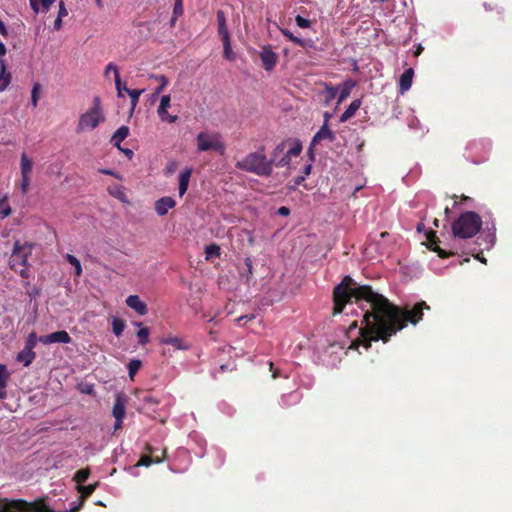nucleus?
Returning a JSON list of instances; mask_svg holds the SVG:
<instances>
[{
	"instance_id": "1",
	"label": "nucleus",
	"mask_w": 512,
	"mask_h": 512,
	"mask_svg": "<svg viewBox=\"0 0 512 512\" xmlns=\"http://www.w3.org/2000/svg\"><path fill=\"white\" fill-rule=\"evenodd\" d=\"M352 299L363 313L365 327L360 329L361 338L352 342L351 348L363 346L368 349L371 341L382 340L386 343L391 336L406 326L422 319L423 309H429L424 302L415 304L411 309L404 310L392 304L386 297L372 290L370 286L358 285L350 276L344 277L333 292L334 313H341Z\"/></svg>"
},
{
	"instance_id": "2",
	"label": "nucleus",
	"mask_w": 512,
	"mask_h": 512,
	"mask_svg": "<svg viewBox=\"0 0 512 512\" xmlns=\"http://www.w3.org/2000/svg\"><path fill=\"white\" fill-rule=\"evenodd\" d=\"M235 167L260 177H268L272 174L273 171L271 161H268L263 147L255 152L247 154L241 160H238L235 164Z\"/></svg>"
},
{
	"instance_id": "3",
	"label": "nucleus",
	"mask_w": 512,
	"mask_h": 512,
	"mask_svg": "<svg viewBox=\"0 0 512 512\" xmlns=\"http://www.w3.org/2000/svg\"><path fill=\"white\" fill-rule=\"evenodd\" d=\"M481 226V217L475 212L468 211L454 221L452 231L455 237L471 238L479 232Z\"/></svg>"
},
{
	"instance_id": "4",
	"label": "nucleus",
	"mask_w": 512,
	"mask_h": 512,
	"mask_svg": "<svg viewBox=\"0 0 512 512\" xmlns=\"http://www.w3.org/2000/svg\"><path fill=\"white\" fill-rule=\"evenodd\" d=\"M32 248V244H20L19 241H16L14 243V248L10 256L9 263L11 269L19 273L23 278L29 277L27 258L31 254Z\"/></svg>"
},
{
	"instance_id": "5",
	"label": "nucleus",
	"mask_w": 512,
	"mask_h": 512,
	"mask_svg": "<svg viewBox=\"0 0 512 512\" xmlns=\"http://www.w3.org/2000/svg\"><path fill=\"white\" fill-rule=\"evenodd\" d=\"M196 147L198 152L216 151L222 153L225 145L220 133L212 130H203L196 136Z\"/></svg>"
},
{
	"instance_id": "6",
	"label": "nucleus",
	"mask_w": 512,
	"mask_h": 512,
	"mask_svg": "<svg viewBox=\"0 0 512 512\" xmlns=\"http://www.w3.org/2000/svg\"><path fill=\"white\" fill-rule=\"evenodd\" d=\"M105 119L101 106L100 100L96 98L92 108L83 113L77 124V132L81 133L95 129Z\"/></svg>"
},
{
	"instance_id": "7",
	"label": "nucleus",
	"mask_w": 512,
	"mask_h": 512,
	"mask_svg": "<svg viewBox=\"0 0 512 512\" xmlns=\"http://www.w3.org/2000/svg\"><path fill=\"white\" fill-rule=\"evenodd\" d=\"M302 151V144L299 140L291 139L290 143L284 153L277 161L274 163L276 167H286L290 164L291 159L293 157H297L300 155Z\"/></svg>"
},
{
	"instance_id": "8",
	"label": "nucleus",
	"mask_w": 512,
	"mask_h": 512,
	"mask_svg": "<svg viewBox=\"0 0 512 512\" xmlns=\"http://www.w3.org/2000/svg\"><path fill=\"white\" fill-rule=\"evenodd\" d=\"M170 107H171V97H170V95H168V94L167 95H163L160 98V103H159V106L157 108V114H158V117L160 118V120L162 122L173 124V123H176L178 121V116L177 115L169 114L168 109Z\"/></svg>"
},
{
	"instance_id": "9",
	"label": "nucleus",
	"mask_w": 512,
	"mask_h": 512,
	"mask_svg": "<svg viewBox=\"0 0 512 512\" xmlns=\"http://www.w3.org/2000/svg\"><path fill=\"white\" fill-rule=\"evenodd\" d=\"M72 341V338L68 334V332L61 330L56 331L51 334L43 335L39 337V342H41L44 345H49L53 343H62V344H68Z\"/></svg>"
},
{
	"instance_id": "10",
	"label": "nucleus",
	"mask_w": 512,
	"mask_h": 512,
	"mask_svg": "<svg viewBox=\"0 0 512 512\" xmlns=\"http://www.w3.org/2000/svg\"><path fill=\"white\" fill-rule=\"evenodd\" d=\"M260 58L266 71H271L277 63V55L270 47H264L260 52Z\"/></svg>"
},
{
	"instance_id": "11",
	"label": "nucleus",
	"mask_w": 512,
	"mask_h": 512,
	"mask_svg": "<svg viewBox=\"0 0 512 512\" xmlns=\"http://www.w3.org/2000/svg\"><path fill=\"white\" fill-rule=\"evenodd\" d=\"M335 139L334 133L328 128L326 123L320 128V130L314 135L311 141V147L320 144L322 141L333 142Z\"/></svg>"
},
{
	"instance_id": "12",
	"label": "nucleus",
	"mask_w": 512,
	"mask_h": 512,
	"mask_svg": "<svg viewBox=\"0 0 512 512\" xmlns=\"http://www.w3.org/2000/svg\"><path fill=\"white\" fill-rule=\"evenodd\" d=\"M176 205L175 200L172 197H162L155 203V211L159 216H164L167 212L174 208Z\"/></svg>"
},
{
	"instance_id": "13",
	"label": "nucleus",
	"mask_w": 512,
	"mask_h": 512,
	"mask_svg": "<svg viewBox=\"0 0 512 512\" xmlns=\"http://www.w3.org/2000/svg\"><path fill=\"white\" fill-rule=\"evenodd\" d=\"M126 304L139 315H145L148 312L146 303H144L138 295L128 296L126 299Z\"/></svg>"
},
{
	"instance_id": "14",
	"label": "nucleus",
	"mask_w": 512,
	"mask_h": 512,
	"mask_svg": "<svg viewBox=\"0 0 512 512\" xmlns=\"http://www.w3.org/2000/svg\"><path fill=\"white\" fill-rule=\"evenodd\" d=\"M413 76H414V70L412 68H408L400 76L399 92L401 94H404L405 92H407L411 88Z\"/></svg>"
},
{
	"instance_id": "15",
	"label": "nucleus",
	"mask_w": 512,
	"mask_h": 512,
	"mask_svg": "<svg viewBox=\"0 0 512 512\" xmlns=\"http://www.w3.org/2000/svg\"><path fill=\"white\" fill-rule=\"evenodd\" d=\"M192 168L186 167L184 170H182L179 174V195L183 196L189 186L190 178L192 175Z\"/></svg>"
},
{
	"instance_id": "16",
	"label": "nucleus",
	"mask_w": 512,
	"mask_h": 512,
	"mask_svg": "<svg viewBox=\"0 0 512 512\" xmlns=\"http://www.w3.org/2000/svg\"><path fill=\"white\" fill-rule=\"evenodd\" d=\"M126 412V399L120 394L116 395L112 414L115 419L124 418Z\"/></svg>"
},
{
	"instance_id": "17",
	"label": "nucleus",
	"mask_w": 512,
	"mask_h": 512,
	"mask_svg": "<svg viewBox=\"0 0 512 512\" xmlns=\"http://www.w3.org/2000/svg\"><path fill=\"white\" fill-rule=\"evenodd\" d=\"M162 344L172 345L174 348L178 350H188L190 349V344L186 343L182 338L168 336L164 337L160 340Z\"/></svg>"
},
{
	"instance_id": "18",
	"label": "nucleus",
	"mask_w": 512,
	"mask_h": 512,
	"mask_svg": "<svg viewBox=\"0 0 512 512\" xmlns=\"http://www.w3.org/2000/svg\"><path fill=\"white\" fill-rule=\"evenodd\" d=\"M9 378L10 373L7 370V366L5 364H0V399H5L7 397L6 387Z\"/></svg>"
},
{
	"instance_id": "19",
	"label": "nucleus",
	"mask_w": 512,
	"mask_h": 512,
	"mask_svg": "<svg viewBox=\"0 0 512 512\" xmlns=\"http://www.w3.org/2000/svg\"><path fill=\"white\" fill-rule=\"evenodd\" d=\"M35 358L36 353L24 347L20 352H18L16 361L22 363L25 367H28L32 364Z\"/></svg>"
},
{
	"instance_id": "20",
	"label": "nucleus",
	"mask_w": 512,
	"mask_h": 512,
	"mask_svg": "<svg viewBox=\"0 0 512 512\" xmlns=\"http://www.w3.org/2000/svg\"><path fill=\"white\" fill-rule=\"evenodd\" d=\"M129 134V128L127 126L119 127L111 137V143L118 149H121V142L124 141Z\"/></svg>"
},
{
	"instance_id": "21",
	"label": "nucleus",
	"mask_w": 512,
	"mask_h": 512,
	"mask_svg": "<svg viewBox=\"0 0 512 512\" xmlns=\"http://www.w3.org/2000/svg\"><path fill=\"white\" fill-rule=\"evenodd\" d=\"M33 169V161L26 153L21 154L20 158V173L21 177H30Z\"/></svg>"
},
{
	"instance_id": "22",
	"label": "nucleus",
	"mask_w": 512,
	"mask_h": 512,
	"mask_svg": "<svg viewBox=\"0 0 512 512\" xmlns=\"http://www.w3.org/2000/svg\"><path fill=\"white\" fill-rule=\"evenodd\" d=\"M291 138L283 140L281 143H279L271 153V158L268 159V161H271V166L273 167V164L279 159L281 156L284 155Z\"/></svg>"
},
{
	"instance_id": "23",
	"label": "nucleus",
	"mask_w": 512,
	"mask_h": 512,
	"mask_svg": "<svg viewBox=\"0 0 512 512\" xmlns=\"http://www.w3.org/2000/svg\"><path fill=\"white\" fill-rule=\"evenodd\" d=\"M217 23H218V33L222 38H229V31L226 26V17L225 13L222 10L217 11Z\"/></svg>"
},
{
	"instance_id": "24",
	"label": "nucleus",
	"mask_w": 512,
	"mask_h": 512,
	"mask_svg": "<svg viewBox=\"0 0 512 512\" xmlns=\"http://www.w3.org/2000/svg\"><path fill=\"white\" fill-rule=\"evenodd\" d=\"M361 106V100L355 99L351 102V104L348 106V108L344 111V113L340 117V122H346L351 117H353L356 113V111Z\"/></svg>"
},
{
	"instance_id": "25",
	"label": "nucleus",
	"mask_w": 512,
	"mask_h": 512,
	"mask_svg": "<svg viewBox=\"0 0 512 512\" xmlns=\"http://www.w3.org/2000/svg\"><path fill=\"white\" fill-rule=\"evenodd\" d=\"M11 80L10 73L6 71V65L3 59H0V92L4 91Z\"/></svg>"
},
{
	"instance_id": "26",
	"label": "nucleus",
	"mask_w": 512,
	"mask_h": 512,
	"mask_svg": "<svg viewBox=\"0 0 512 512\" xmlns=\"http://www.w3.org/2000/svg\"><path fill=\"white\" fill-rule=\"evenodd\" d=\"M11 214V207L8 202L7 194H0V217L2 219L8 217Z\"/></svg>"
},
{
	"instance_id": "27",
	"label": "nucleus",
	"mask_w": 512,
	"mask_h": 512,
	"mask_svg": "<svg viewBox=\"0 0 512 512\" xmlns=\"http://www.w3.org/2000/svg\"><path fill=\"white\" fill-rule=\"evenodd\" d=\"M151 78L159 82L158 86L155 88L154 93L152 95L153 98H156L168 85V79L164 75H151Z\"/></svg>"
},
{
	"instance_id": "28",
	"label": "nucleus",
	"mask_w": 512,
	"mask_h": 512,
	"mask_svg": "<svg viewBox=\"0 0 512 512\" xmlns=\"http://www.w3.org/2000/svg\"><path fill=\"white\" fill-rule=\"evenodd\" d=\"M111 71L114 72L117 94H118V96H121V80H120V76H119V71H118L117 66L114 65L113 63H109L106 66L105 74L107 75Z\"/></svg>"
},
{
	"instance_id": "29",
	"label": "nucleus",
	"mask_w": 512,
	"mask_h": 512,
	"mask_svg": "<svg viewBox=\"0 0 512 512\" xmlns=\"http://www.w3.org/2000/svg\"><path fill=\"white\" fill-rule=\"evenodd\" d=\"M52 3L53 0H30L31 8L36 13L39 12L40 6H42L44 10H48Z\"/></svg>"
},
{
	"instance_id": "30",
	"label": "nucleus",
	"mask_w": 512,
	"mask_h": 512,
	"mask_svg": "<svg viewBox=\"0 0 512 512\" xmlns=\"http://www.w3.org/2000/svg\"><path fill=\"white\" fill-rule=\"evenodd\" d=\"M144 92V89H131L127 90V94L130 96L131 99V112L135 109V107L138 104L140 95Z\"/></svg>"
},
{
	"instance_id": "31",
	"label": "nucleus",
	"mask_w": 512,
	"mask_h": 512,
	"mask_svg": "<svg viewBox=\"0 0 512 512\" xmlns=\"http://www.w3.org/2000/svg\"><path fill=\"white\" fill-rule=\"evenodd\" d=\"M108 192L113 197H115L121 201H125L126 196H125V193L120 185L115 184V185L109 186Z\"/></svg>"
},
{
	"instance_id": "32",
	"label": "nucleus",
	"mask_w": 512,
	"mask_h": 512,
	"mask_svg": "<svg viewBox=\"0 0 512 512\" xmlns=\"http://www.w3.org/2000/svg\"><path fill=\"white\" fill-rule=\"evenodd\" d=\"M65 259L74 267L75 275L80 276L82 274V267L80 261L72 254H66Z\"/></svg>"
},
{
	"instance_id": "33",
	"label": "nucleus",
	"mask_w": 512,
	"mask_h": 512,
	"mask_svg": "<svg viewBox=\"0 0 512 512\" xmlns=\"http://www.w3.org/2000/svg\"><path fill=\"white\" fill-rule=\"evenodd\" d=\"M281 33L291 42L301 46V47H305L306 46V41L299 38V37H296L294 36L288 29H281Z\"/></svg>"
},
{
	"instance_id": "34",
	"label": "nucleus",
	"mask_w": 512,
	"mask_h": 512,
	"mask_svg": "<svg viewBox=\"0 0 512 512\" xmlns=\"http://www.w3.org/2000/svg\"><path fill=\"white\" fill-rule=\"evenodd\" d=\"M125 326V322L121 319L114 318L112 321V330L117 337L123 333Z\"/></svg>"
},
{
	"instance_id": "35",
	"label": "nucleus",
	"mask_w": 512,
	"mask_h": 512,
	"mask_svg": "<svg viewBox=\"0 0 512 512\" xmlns=\"http://www.w3.org/2000/svg\"><path fill=\"white\" fill-rule=\"evenodd\" d=\"M221 40H222L223 48H224V51H223L224 57L228 60H233L234 54H233L231 43H230V37L226 38V39L222 38Z\"/></svg>"
},
{
	"instance_id": "36",
	"label": "nucleus",
	"mask_w": 512,
	"mask_h": 512,
	"mask_svg": "<svg viewBox=\"0 0 512 512\" xmlns=\"http://www.w3.org/2000/svg\"><path fill=\"white\" fill-rule=\"evenodd\" d=\"M206 259L218 257L220 255V247L217 244H211L205 248Z\"/></svg>"
},
{
	"instance_id": "37",
	"label": "nucleus",
	"mask_w": 512,
	"mask_h": 512,
	"mask_svg": "<svg viewBox=\"0 0 512 512\" xmlns=\"http://www.w3.org/2000/svg\"><path fill=\"white\" fill-rule=\"evenodd\" d=\"M37 342H39V337H37L35 332H31L25 341L24 347L34 351V348L36 347Z\"/></svg>"
},
{
	"instance_id": "38",
	"label": "nucleus",
	"mask_w": 512,
	"mask_h": 512,
	"mask_svg": "<svg viewBox=\"0 0 512 512\" xmlns=\"http://www.w3.org/2000/svg\"><path fill=\"white\" fill-rule=\"evenodd\" d=\"M141 364V361L138 359L130 360V362L128 363V373L131 379H133L134 375L140 369Z\"/></svg>"
},
{
	"instance_id": "39",
	"label": "nucleus",
	"mask_w": 512,
	"mask_h": 512,
	"mask_svg": "<svg viewBox=\"0 0 512 512\" xmlns=\"http://www.w3.org/2000/svg\"><path fill=\"white\" fill-rule=\"evenodd\" d=\"M150 331L146 327H142L137 331V337L139 338V344L145 345L149 341Z\"/></svg>"
},
{
	"instance_id": "40",
	"label": "nucleus",
	"mask_w": 512,
	"mask_h": 512,
	"mask_svg": "<svg viewBox=\"0 0 512 512\" xmlns=\"http://www.w3.org/2000/svg\"><path fill=\"white\" fill-rule=\"evenodd\" d=\"M338 89L331 85L325 84L326 103L332 101L337 95Z\"/></svg>"
},
{
	"instance_id": "41",
	"label": "nucleus",
	"mask_w": 512,
	"mask_h": 512,
	"mask_svg": "<svg viewBox=\"0 0 512 512\" xmlns=\"http://www.w3.org/2000/svg\"><path fill=\"white\" fill-rule=\"evenodd\" d=\"M353 86H354V83H352V82L345 83V87L342 89V91L339 94L338 103L343 102L349 96L350 90Z\"/></svg>"
},
{
	"instance_id": "42",
	"label": "nucleus",
	"mask_w": 512,
	"mask_h": 512,
	"mask_svg": "<svg viewBox=\"0 0 512 512\" xmlns=\"http://www.w3.org/2000/svg\"><path fill=\"white\" fill-rule=\"evenodd\" d=\"M89 474H90V472H89L88 469L79 470V471L76 472V474L74 476V480L77 483L81 484V483L85 482L88 479Z\"/></svg>"
},
{
	"instance_id": "43",
	"label": "nucleus",
	"mask_w": 512,
	"mask_h": 512,
	"mask_svg": "<svg viewBox=\"0 0 512 512\" xmlns=\"http://www.w3.org/2000/svg\"><path fill=\"white\" fill-rule=\"evenodd\" d=\"M39 89H40V85L38 83L34 84V86L32 88V92H31V102H32L33 107H36L38 104Z\"/></svg>"
},
{
	"instance_id": "44",
	"label": "nucleus",
	"mask_w": 512,
	"mask_h": 512,
	"mask_svg": "<svg viewBox=\"0 0 512 512\" xmlns=\"http://www.w3.org/2000/svg\"><path fill=\"white\" fill-rule=\"evenodd\" d=\"M245 266H246V271L242 272V277L243 278H246V280H249V278L251 277L252 275V260L251 258L247 257L245 258Z\"/></svg>"
},
{
	"instance_id": "45",
	"label": "nucleus",
	"mask_w": 512,
	"mask_h": 512,
	"mask_svg": "<svg viewBox=\"0 0 512 512\" xmlns=\"http://www.w3.org/2000/svg\"><path fill=\"white\" fill-rule=\"evenodd\" d=\"M183 14V5H182V0H176L175 1V5H174V9H173V19H172V23H174L175 19L182 15Z\"/></svg>"
},
{
	"instance_id": "46",
	"label": "nucleus",
	"mask_w": 512,
	"mask_h": 512,
	"mask_svg": "<svg viewBox=\"0 0 512 512\" xmlns=\"http://www.w3.org/2000/svg\"><path fill=\"white\" fill-rule=\"evenodd\" d=\"M295 22H296L297 26L300 28H309L311 25V22L308 19H305L300 15H297L295 17Z\"/></svg>"
},
{
	"instance_id": "47",
	"label": "nucleus",
	"mask_w": 512,
	"mask_h": 512,
	"mask_svg": "<svg viewBox=\"0 0 512 512\" xmlns=\"http://www.w3.org/2000/svg\"><path fill=\"white\" fill-rule=\"evenodd\" d=\"M30 186V177H21V191L26 194Z\"/></svg>"
},
{
	"instance_id": "48",
	"label": "nucleus",
	"mask_w": 512,
	"mask_h": 512,
	"mask_svg": "<svg viewBox=\"0 0 512 512\" xmlns=\"http://www.w3.org/2000/svg\"><path fill=\"white\" fill-rule=\"evenodd\" d=\"M152 463V458L150 456H147V455H144L141 457V459L139 460V462L137 463L136 467L138 466H150Z\"/></svg>"
},
{
	"instance_id": "49",
	"label": "nucleus",
	"mask_w": 512,
	"mask_h": 512,
	"mask_svg": "<svg viewBox=\"0 0 512 512\" xmlns=\"http://www.w3.org/2000/svg\"><path fill=\"white\" fill-rule=\"evenodd\" d=\"M68 15V11L63 3V1H61L59 3V11H58V16L59 18H63V17H66Z\"/></svg>"
},
{
	"instance_id": "50",
	"label": "nucleus",
	"mask_w": 512,
	"mask_h": 512,
	"mask_svg": "<svg viewBox=\"0 0 512 512\" xmlns=\"http://www.w3.org/2000/svg\"><path fill=\"white\" fill-rule=\"evenodd\" d=\"M176 168H177V164H176V162H171V163H169V164L167 165V167L165 168V170H166V174H172V173H174V172H175V170H176Z\"/></svg>"
},
{
	"instance_id": "51",
	"label": "nucleus",
	"mask_w": 512,
	"mask_h": 512,
	"mask_svg": "<svg viewBox=\"0 0 512 512\" xmlns=\"http://www.w3.org/2000/svg\"><path fill=\"white\" fill-rule=\"evenodd\" d=\"M431 249H433L434 251H437L438 252V256L440 258H446L448 256V253L445 250L440 249L437 246H435V247L431 246Z\"/></svg>"
},
{
	"instance_id": "52",
	"label": "nucleus",
	"mask_w": 512,
	"mask_h": 512,
	"mask_svg": "<svg viewBox=\"0 0 512 512\" xmlns=\"http://www.w3.org/2000/svg\"><path fill=\"white\" fill-rule=\"evenodd\" d=\"M305 180V176H298L293 180V186L292 188H296L297 186L301 185Z\"/></svg>"
},
{
	"instance_id": "53",
	"label": "nucleus",
	"mask_w": 512,
	"mask_h": 512,
	"mask_svg": "<svg viewBox=\"0 0 512 512\" xmlns=\"http://www.w3.org/2000/svg\"><path fill=\"white\" fill-rule=\"evenodd\" d=\"M255 316L253 314H250V315H244V316H240L239 318L236 319V321L241 324L243 320H246V321H250L252 319H254Z\"/></svg>"
},
{
	"instance_id": "54",
	"label": "nucleus",
	"mask_w": 512,
	"mask_h": 512,
	"mask_svg": "<svg viewBox=\"0 0 512 512\" xmlns=\"http://www.w3.org/2000/svg\"><path fill=\"white\" fill-rule=\"evenodd\" d=\"M278 214L281 216H288L290 214V210L288 207L282 206L278 209Z\"/></svg>"
},
{
	"instance_id": "55",
	"label": "nucleus",
	"mask_w": 512,
	"mask_h": 512,
	"mask_svg": "<svg viewBox=\"0 0 512 512\" xmlns=\"http://www.w3.org/2000/svg\"><path fill=\"white\" fill-rule=\"evenodd\" d=\"M61 27H62V18L57 17L56 20L54 21L53 28H54V30L58 31L61 29Z\"/></svg>"
},
{
	"instance_id": "56",
	"label": "nucleus",
	"mask_w": 512,
	"mask_h": 512,
	"mask_svg": "<svg viewBox=\"0 0 512 512\" xmlns=\"http://www.w3.org/2000/svg\"><path fill=\"white\" fill-rule=\"evenodd\" d=\"M100 173L105 174V175H111V176H114L116 178H119V176L114 171L109 170V169H101Z\"/></svg>"
},
{
	"instance_id": "57",
	"label": "nucleus",
	"mask_w": 512,
	"mask_h": 512,
	"mask_svg": "<svg viewBox=\"0 0 512 512\" xmlns=\"http://www.w3.org/2000/svg\"><path fill=\"white\" fill-rule=\"evenodd\" d=\"M124 418L115 419L114 429L118 430L121 428Z\"/></svg>"
},
{
	"instance_id": "58",
	"label": "nucleus",
	"mask_w": 512,
	"mask_h": 512,
	"mask_svg": "<svg viewBox=\"0 0 512 512\" xmlns=\"http://www.w3.org/2000/svg\"><path fill=\"white\" fill-rule=\"evenodd\" d=\"M418 124H419V121H418L416 118H413V119L409 122V126H410L411 128H417Z\"/></svg>"
},
{
	"instance_id": "59",
	"label": "nucleus",
	"mask_w": 512,
	"mask_h": 512,
	"mask_svg": "<svg viewBox=\"0 0 512 512\" xmlns=\"http://www.w3.org/2000/svg\"><path fill=\"white\" fill-rule=\"evenodd\" d=\"M0 34L2 35H6L7 34V29L4 25V23L0 20Z\"/></svg>"
},
{
	"instance_id": "60",
	"label": "nucleus",
	"mask_w": 512,
	"mask_h": 512,
	"mask_svg": "<svg viewBox=\"0 0 512 512\" xmlns=\"http://www.w3.org/2000/svg\"><path fill=\"white\" fill-rule=\"evenodd\" d=\"M5 54H6V47L2 42H0V57L5 56Z\"/></svg>"
},
{
	"instance_id": "61",
	"label": "nucleus",
	"mask_w": 512,
	"mask_h": 512,
	"mask_svg": "<svg viewBox=\"0 0 512 512\" xmlns=\"http://www.w3.org/2000/svg\"><path fill=\"white\" fill-rule=\"evenodd\" d=\"M311 165H306L305 168H304V176H308L310 173H311Z\"/></svg>"
},
{
	"instance_id": "62",
	"label": "nucleus",
	"mask_w": 512,
	"mask_h": 512,
	"mask_svg": "<svg viewBox=\"0 0 512 512\" xmlns=\"http://www.w3.org/2000/svg\"><path fill=\"white\" fill-rule=\"evenodd\" d=\"M121 151H123L129 158H131L133 156V151L130 150V149H120Z\"/></svg>"
},
{
	"instance_id": "63",
	"label": "nucleus",
	"mask_w": 512,
	"mask_h": 512,
	"mask_svg": "<svg viewBox=\"0 0 512 512\" xmlns=\"http://www.w3.org/2000/svg\"><path fill=\"white\" fill-rule=\"evenodd\" d=\"M422 52V47L421 46H418V48L416 49V51L414 52V55L415 56H419Z\"/></svg>"
},
{
	"instance_id": "64",
	"label": "nucleus",
	"mask_w": 512,
	"mask_h": 512,
	"mask_svg": "<svg viewBox=\"0 0 512 512\" xmlns=\"http://www.w3.org/2000/svg\"><path fill=\"white\" fill-rule=\"evenodd\" d=\"M324 118H325L324 123H326V124L328 125V121H329V119H330V114H329V113H325V114H324Z\"/></svg>"
}]
</instances>
